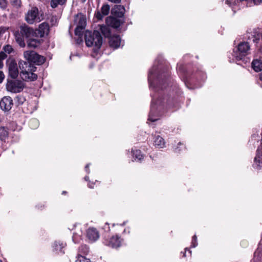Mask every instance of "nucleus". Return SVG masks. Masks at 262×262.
<instances>
[{
  "mask_svg": "<svg viewBox=\"0 0 262 262\" xmlns=\"http://www.w3.org/2000/svg\"><path fill=\"white\" fill-rule=\"evenodd\" d=\"M158 69L154 67L148 74V82L150 87H152L155 91L157 93L152 96L151 109L149 114L148 120L155 122L158 120L157 116L159 115L160 110L165 107L170 108L173 106V99L168 95H162L159 93L160 90L165 89L168 85V70L166 69L162 71H157Z\"/></svg>",
  "mask_w": 262,
  "mask_h": 262,
  "instance_id": "1",
  "label": "nucleus"
},
{
  "mask_svg": "<svg viewBox=\"0 0 262 262\" xmlns=\"http://www.w3.org/2000/svg\"><path fill=\"white\" fill-rule=\"evenodd\" d=\"M18 65L20 70L19 75L23 80L33 81L37 79V75L34 73L36 70V67L34 65L24 60H20Z\"/></svg>",
  "mask_w": 262,
  "mask_h": 262,
  "instance_id": "2",
  "label": "nucleus"
},
{
  "mask_svg": "<svg viewBox=\"0 0 262 262\" xmlns=\"http://www.w3.org/2000/svg\"><path fill=\"white\" fill-rule=\"evenodd\" d=\"M84 38L86 46L94 47V52H98L102 44V37L100 32L95 30L92 32L86 30L85 32Z\"/></svg>",
  "mask_w": 262,
  "mask_h": 262,
  "instance_id": "3",
  "label": "nucleus"
},
{
  "mask_svg": "<svg viewBox=\"0 0 262 262\" xmlns=\"http://www.w3.org/2000/svg\"><path fill=\"white\" fill-rule=\"evenodd\" d=\"M35 33H36L34 30L28 25L26 24L21 25L19 30L16 31L14 33L16 41L20 47H25L26 46L25 38L29 39L33 37L34 34L35 35Z\"/></svg>",
  "mask_w": 262,
  "mask_h": 262,
  "instance_id": "4",
  "label": "nucleus"
},
{
  "mask_svg": "<svg viewBox=\"0 0 262 262\" xmlns=\"http://www.w3.org/2000/svg\"><path fill=\"white\" fill-rule=\"evenodd\" d=\"M25 19L30 25L39 23L43 19V13L39 12L37 7H32L25 14Z\"/></svg>",
  "mask_w": 262,
  "mask_h": 262,
  "instance_id": "5",
  "label": "nucleus"
},
{
  "mask_svg": "<svg viewBox=\"0 0 262 262\" xmlns=\"http://www.w3.org/2000/svg\"><path fill=\"white\" fill-rule=\"evenodd\" d=\"M23 56L27 62L33 64V65L34 64L41 65L46 61V58L44 56L39 55L33 50L25 51Z\"/></svg>",
  "mask_w": 262,
  "mask_h": 262,
  "instance_id": "6",
  "label": "nucleus"
},
{
  "mask_svg": "<svg viewBox=\"0 0 262 262\" xmlns=\"http://www.w3.org/2000/svg\"><path fill=\"white\" fill-rule=\"evenodd\" d=\"M250 46L248 42H241L238 44L236 51L234 52L233 56L237 61L242 60L250 53Z\"/></svg>",
  "mask_w": 262,
  "mask_h": 262,
  "instance_id": "7",
  "label": "nucleus"
},
{
  "mask_svg": "<svg viewBox=\"0 0 262 262\" xmlns=\"http://www.w3.org/2000/svg\"><path fill=\"white\" fill-rule=\"evenodd\" d=\"M25 87V83L18 79H7L6 89L8 91L13 93H20Z\"/></svg>",
  "mask_w": 262,
  "mask_h": 262,
  "instance_id": "8",
  "label": "nucleus"
},
{
  "mask_svg": "<svg viewBox=\"0 0 262 262\" xmlns=\"http://www.w3.org/2000/svg\"><path fill=\"white\" fill-rule=\"evenodd\" d=\"M9 75L13 79H16L18 75V69L16 61L14 59H9L7 61Z\"/></svg>",
  "mask_w": 262,
  "mask_h": 262,
  "instance_id": "9",
  "label": "nucleus"
},
{
  "mask_svg": "<svg viewBox=\"0 0 262 262\" xmlns=\"http://www.w3.org/2000/svg\"><path fill=\"white\" fill-rule=\"evenodd\" d=\"M122 239L118 235L113 236L108 239H105L104 244L109 247L117 248L121 246Z\"/></svg>",
  "mask_w": 262,
  "mask_h": 262,
  "instance_id": "10",
  "label": "nucleus"
},
{
  "mask_svg": "<svg viewBox=\"0 0 262 262\" xmlns=\"http://www.w3.org/2000/svg\"><path fill=\"white\" fill-rule=\"evenodd\" d=\"M13 105V100L10 96H5L0 101V107L5 112L10 111Z\"/></svg>",
  "mask_w": 262,
  "mask_h": 262,
  "instance_id": "11",
  "label": "nucleus"
},
{
  "mask_svg": "<svg viewBox=\"0 0 262 262\" xmlns=\"http://www.w3.org/2000/svg\"><path fill=\"white\" fill-rule=\"evenodd\" d=\"M50 31L49 25L47 23L43 22L39 25L38 29L35 31V35L40 37H43L45 35H47Z\"/></svg>",
  "mask_w": 262,
  "mask_h": 262,
  "instance_id": "12",
  "label": "nucleus"
},
{
  "mask_svg": "<svg viewBox=\"0 0 262 262\" xmlns=\"http://www.w3.org/2000/svg\"><path fill=\"white\" fill-rule=\"evenodd\" d=\"M106 23L114 28H118L123 24V21L120 18L110 16L106 19Z\"/></svg>",
  "mask_w": 262,
  "mask_h": 262,
  "instance_id": "13",
  "label": "nucleus"
},
{
  "mask_svg": "<svg viewBox=\"0 0 262 262\" xmlns=\"http://www.w3.org/2000/svg\"><path fill=\"white\" fill-rule=\"evenodd\" d=\"M86 236L91 242H95L99 238V231L95 228L90 227L87 230Z\"/></svg>",
  "mask_w": 262,
  "mask_h": 262,
  "instance_id": "14",
  "label": "nucleus"
},
{
  "mask_svg": "<svg viewBox=\"0 0 262 262\" xmlns=\"http://www.w3.org/2000/svg\"><path fill=\"white\" fill-rule=\"evenodd\" d=\"M125 8L123 6L117 5L112 10V14L113 16L121 18L123 17Z\"/></svg>",
  "mask_w": 262,
  "mask_h": 262,
  "instance_id": "15",
  "label": "nucleus"
},
{
  "mask_svg": "<svg viewBox=\"0 0 262 262\" xmlns=\"http://www.w3.org/2000/svg\"><path fill=\"white\" fill-rule=\"evenodd\" d=\"M110 10V7L108 5H103L101 8V12L97 11L95 13V16L98 20L102 19L104 16L108 14Z\"/></svg>",
  "mask_w": 262,
  "mask_h": 262,
  "instance_id": "16",
  "label": "nucleus"
},
{
  "mask_svg": "<svg viewBox=\"0 0 262 262\" xmlns=\"http://www.w3.org/2000/svg\"><path fill=\"white\" fill-rule=\"evenodd\" d=\"M110 46L115 49L118 48L121 44V38L119 35H114L109 37Z\"/></svg>",
  "mask_w": 262,
  "mask_h": 262,
  "instance_id": "17",
  "label": "nucleus"
},
{
  "mask_svg": "<svg viewBox=\"0 0 262 262\" xmlns=\"http://www.w3.org/2000/svg\"><path fill=\"white\" fill-rule=\"evenodd\" d=\"M42 39L29 38L27 41V46L30 48H36L40 46Z\"/></svg>",
  "mask_w": 262,
  "mask_h": 262,
  "instance_id": "18",
  "label": "nucleus"
},
{
  "mask_svg": "<svg viewBox=\"0 0 262 262\" xmlns=\"http://www.w3.org/2000/svg\"><path fill=\"white\" fill-rule=\"evenodd\" d=\"M165 141L160 136L158 135L155 137L154 140V144L155 147L158 148H162L165 146Z\"/></svg>",
  "mask_w": 262,
  "mask_h": 262,
  "instance_id": "19",
  "label": "nucleus"
},
{
  "mask_svg": "<svg viewBox=\"0 0 262 262\" xmlns=\"http://www.w3.org/2000/svg\"><path fill=\"white\" fill-rule=\"evenodd\" d=\"M251 65L253 70L256 72L262 70V61L260 59H254Z\"/></svg>",
  "mask_w": 262,
  "mask_h": 262,
  "instance_id": "20",
  "label": "nucleus"
},
{
  "mask_svg": "<svg viewBox=\"0 0 262 262\" xmlns=\"http://www.w3.org/2000/svg\"><path fill=\"white\" fill-rule=\"evenodd\" d=\"M8 137V132L4 127H0V140L5 141Z\"/></svg>",
  "mask_w": 262,
  "mask_h": 262,
  "instance_id": "21",
  "label": "nucleus"
},
{
  "mask_svg": "<svg viewBox=\"0 0 262 262\" xmlns=\"http://www.w3.org/2000/svg\"><path fill=\"white\" fill-rule=\"evenodd\" d=\"M100 31L105 37H111V32L109 27L105 26H101Z\"/></svg>",
  "mask_w": 262,
  "mask_h": 262,
  "instance_id": "22",
  "label": "nucleus"
},
{
  "mask_svg": "<svg viewBox=\"0 0 262 262\" xmlns=\"http://www.w3.org/2000/svg\"><path fill=\"white\" fill-rule=\"evenodd\" d=\"M254 164L257 168H260L262 166V154L259 155V153H257L254 158Z\"/></svg>",
  "mask_w": 262,
  "mask_h": 262,
  "instance_id": "23",
  "label": "nucleus"
},
{
  "mask_svg": "<svg viewBox=\"0 0 262 262\" xmlns=\"http://www.w3.org/2000/svg\"><path fill=\"white\" fill-rule=\"evenodd\" d=\"M133 158H135V160H137L140 161L143 158V156L141 153V150H136L133 152Z\"/></svg>",
  "mask_w": 262,
  "mask_h": 262,
  "instance_id": "24",
  "label": "nucleus"
},
{
  "mask_svg": "<svg viewBox=\"0 0 262 262\" xmlns=\"http://www.w3.org/2000/svg\"><path fill=\"white\" fill-rule=\"evenodd\" d=\"M67 0H51V6L53 8H55L58 6V5H63Z\"/></svg>",
  "mask_w": 262,
  "mask_h": 262,
  "instance_id": "25",
  "label": "nucleus"
},
{
  "mask_svg": "<svg viewBox=\"0 0 262 262\" xmlns=\"http://www.w3.org/2000/svg\"><path fill=\"white\" fill-rule=\"evenodd\" d=\"M11 5L16 9L21 8L22 3L21 0H10Z\"/></svg>",
  "mask_w": 262,
  "mask_h": 262,
  "instance_id": "26",
  "label": "nucleus"
},
{
  "mask_svg": "<svg viewBox=\"0 0 262 262\" xmlns=\"http://www.w3.org/2000/svg\"><path fill=\"white\" fill-rule=\"evenodd\" d=\"M15 103L17 105H22L25 101L26 99L23 95H18L15 98Z\"/></svg>",
  "mask_w": 262,
  "mask_h": 262,
  "instance_id": "27",
  "label": "nucleus"
},
{
  "mask_svg": "<svg viewBox=\"0 0 262 262\" xmlns=\"http://www.w3.org/2000/svg\"><path fill=\"white\" fill-rule=\"evenodd\" d=\"M77 26H80L83 29H85L86 26V18L84 16H81L79 18Z\"/></svg>",
  "mask_w": 262,
  "mask_h": 262,
  "instance_id": "28",
  "label": "nucleus"
},
{
  "mask_svg": "<svg viewBox=\"0 0 262 262\" xmlns=\"http://www.w3.org/2000/svg\"><path fill=\"white\" fill-rule=\"evenodd\" d=\"M82 232L80 231L79 234L74 233L73 235V241L75 243H78L81 239Z\"/></svg>",
  "mask_w": 262,
  "mask_h": 262,
  "instance_id": "29",
  "label": "nucleus"
},
{
  "mask_svg": "<svg viewBox=\"0 0 262 262\" xmlns=\"http://www.w3.org/2000/svg\"><path fill=\"white\" fill-rule=\"evenodd\" d=\"M3 50L2 52H4L5 54H10L13 51V49L12 48V46L7 45L5 46H4L3 48Z\"/></svg>",
  "mask_w": 262,
  "mask_h": 262,
  "instance_id": "30",
  "label": "nucleus"
},
{
  "mask_svg": "<svg viewBox=\"0 0 262 262\" xmlns=\"http://www.w3.org/2000/svg\"><path fill=\"white\" fill-rule=\"evenodd\" d=\"M7 57V55L4 52H0V69H2L3 66V60Z\"/></svg>",
  "mask_w": 262,
  "mask_h": 262,
  "instance_id": "31",
  "label": "nucleus"
},
{
  "mask_svg": "<svg viewBox=\"0 0 262 262\" xmlns=\"http://www.w3.org/2000/svg\"><path fill=\"white\" fill-rule=\"evenodd\" d=\"M84 29L80 26H77L75 29V35L77 36H83V31Z\"/></svg>",
  "mask_w": 262,
  "mask_h": 262,
  "instance_id": "32",
  "label": "nucleus"
},
{
  "mask_svg": "<svg viewBox=\"0 0 262 262\" xmlns=\"http://www.w3.org/2000/svg\"><path fill=\"white\" fill-rule=\"evenodd\" d=\"M247 2L251 6L252 4L258 5L262 3V0H248Z\"/></svg>",
  "mask_w": 262,
  "mask_h": 262,
  "instance_id": "33",
  "label": "nucleus"
},
{
  "mask_svg": "<svg viewBox=\"0 0 262 262\" xmlns=\"http://www.w3.org/2000/svg\"><path fill=\"white\" fill-rule=\"evenodd\" d=\"M55 249L56 251H59L62 252V249L63 248L62 244L59 243L55 242L54 243Z\"/></svg>",
  "mask_w": 262,
  "mask_h": 262,
  "instance_id": "34",
  "label": "nucleus"
},
{
  "mask_svg": "<svg viewBox=\"0 0 262 262\" xmlns=\"http://www.w3.org/2000/svg\"><path fill=\"white\" fill-rule=\"evenodd\" d=\"M50 23L52 26L56 25L57 24V19L55 16H52L50 19Z\"/></svg>",
  "mask_w": 262,
  "mask_h": 262,
  "instance_id": "35",
  "label": "nucleus"
},
{
  "mask_svg": "<svg viewBox=\"0 0 262 262\" xmlns=\"http://www.w3.org/2000/svg\"><path fill=\"white\" fill-rule=\"evenodd\" d=\"M7 6V0H0V7L2 9H5Z\"/></svg>",
  "mask_w": 262,
  "mask_h": 262,
  "instance_id": "36",
  "label": "nucleus"
},
{
  "mask_svg": "<svg viewBox=\"0 0 262 262\" xmlns=\"http://www.w3.org/2000/svg\"><path fill=\"white\" fill-rule=\"evenodd\" d=\"M196 236L194 235L192 237V244H193V247H195L196 246Z\"/></svg>",
  "mask_w": 262,
  "mask_h": 262,
  "instance_id": "37",
  "label": "nucleus"
},
{
  "mask_svg": "<svg viewBox=\"0 0 262 262\" xmlns=\"http://www.w3.org/2000/svg\"><path fill=\"white\" fill-rule=\"evenodd\" d=\"M5 75L2 71H0V83H1L4 79Z\"/></svg>",
  "mask_w": 262,
  "mask_h": 262,
  "instance_id": "38",
  "label": "nucleus"
},
{
  "mask_svg": "<svg viewBox=\"0 0 262 262\" xmlns=\"http://www.w3.org/2000/svg\"><path fill=\"white\" fill-rule=\"evenodd\" d=\"M82 42V36H78V38L76 39V42L78 44H80Z\"/></svg>",
  "mask_w": 262,
  "mask_h": 262,
  "instance_id": "39",
  "label": "nucleus"
},
{
  "mask_svg": "<svg viewBox=\"0 0 262 262\" xmlns=\"http://www.w3.org/2000/svg\"><path fill=\"white\" fill-rule=\"evenodd\" d=\"M234 2L232 1V0H226V4L231 5L232 4H233Z\"/></svg>",
  "mask_w": 262,
  "mask_h": 262,
  "instance_id": "40",
  "label": "nucleus"
},
{
  "mask_svg": "<svg viewBox=\"0 0 262 262\" xmlns=\"http://www.w3.org/2000/svg\"><path fill=\"white\" fill-rule=\"evenodd\" d=\"M34 123L38 125V121L36 119H32L30 121V124Z\"/></svg>",
  "mask_w": 262,
  "mask_h": 262,
  "instance_id": "41",
  "label": "nucleus"
},
{
  "mask_svg": "<svg viewBox=\"0 0 262 262\" xmlns=\"http://www.w3.org/2000/svg\"><path fill=\"white\" fill-rule=\"evenodd\" d=\"M89 164H86V165L85 167V170H86V171H87L88 173L90 172L89 169Z\"/></svg>",
  "mask_w": 262,
  "mask_h": 262,
  "instance_id": "42",
  "label": "nucleus"
},
{
  "mask_svg": "<svg viewBox=\"0 0 262 262\" xmlns=\"http://www.w3.org/2000/svg\"><path fill=\"white\" fill-rule=\"evenodd\" d=\"M81 247L82 248L84 249L85 250V252H88V247L86 245H85V246H81Z\"/></svg>",
  "mask_w": 262,
  "mask_h": 262,
  "instance_id": "43",
  "label": "nucleus"
},
{
  "mask_svg": "<svg viewBox=\"0 0 262 262\" xmlns=\"http://www.w3.org/2000/svg\"><path fill=\"white\" fill-rule=\"evenodd\" d=\"M180 150L179 149V147H177L175 149V152L178 153L179 152Z\"/></svg>",
  "mask_w": 262,
  "mask_h": 262,
  "instance_id": "44",
  "label": "nucleus"
},
{
  "mask_svg": "<svg viewBox=\"0 0 262 262\" xmlns=\"http://www.w3.org/2000/svg\"><path fill=\"white\" fill-rule=\"evenodd\" d=\"M259 79L262 81V72L259 74Z\"/></svg>",
  "mask_w": 262,
  "mask_h": 262,
  "instance_id": "45",
  "label": "nucleus"
},
{
  "mask_svg": "<svg viewBox=\"0 0 262 262\" xmlns=\"http://www.w3.org/2000/svg\"><path fill=\"white\" fill-rule=\"evenodd\" d=\"M62 193L63 194H66V193H67V192H66V191H62Z\"/></svg>",
  "mask_w": 262,
  "mask_h": 262,
  "instance_id": "46",
  "label": "nucleus"
},
{
  "mask_svg": "<svg viewBox=\"0 0 262 262\" xmlns=\"http://www.w3.org/2000/svg\"><path fill=\"white\" fill-rule=\"evenodd\" d=\"M82 2H84L86 0H81Z\"/></svg>",
  "mask_w": 262,
  "mask_h": 262,
  "instance_id": "47",
  "label": "nucleus"
},
{
  "mask_svg": "<svg viewBox=\"0 0 262 262\" xmlns=\"http://www.w3.org/2000/svg\"><path fill=\"white\" fill-rule=\"evenodd\" d=\"M0 262H3L1 260H0Z\"/></svg>",
  "mask_w": 262,
  "mask_h": 262,
  "instance_id": "48",
  "label": "nucleus"
}]
</instances>
